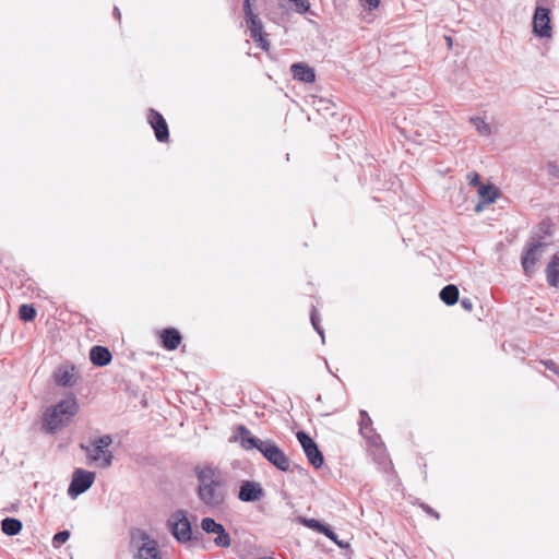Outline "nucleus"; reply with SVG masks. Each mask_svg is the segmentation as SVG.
Wrapping results in <instances>:
<instances>
[{"mask_svg":"<svg viewBox=\"0 0 559 559\" xmlns=\"http://www.w3.org/2000/svg\"><path fill=\"white\" fill-rule=\"evenodd\" d=\"M213 532L216 535L214 538V544L217 547L227 548L231 544L230 535L226 532L225 527L219 524L218 527Z\"/></svg>","mask_w":559,"mask_h":559,"instance_id":"21","label":"nucleus"},{"mask_svg":"<svg viewBox=\"0 0 559 559\" xmlns=\"http://www.w3.org/2000/svg\"><path fill=\"white\" fill-rule=\"evenodd\" d=\"M310 321H311L313 329L318 332V334L321 336L322 342L324 343V340H325L324 331H323L322 326L320 325V318L318 316L316 308H313L310 313Z\"/></svg>","mask_w":559,"mask_h":559,"instance_id":"25","label":"nucleus"},{"mask_svg":"<svg viewBox=\"0 0 559 559\" xmlns=\"http://www.w3.org/2000/svg\"><path fill=\"white\" fill-rule=\"evenodd\" d=\"M162 345L167 350H175L181 343V334L175 328H167L160 333Z\"/></svg>","mask_w":559,"mask_h":559,"instance_id":"15","label":"nucleus"},{"mask_svg":"<svg viewBox=\"0 0 559 559\" xmlns=\"http://www.w3.org/2000/svg\"><path fill=\"white\" fill-rule=\"evenodd\" d=\"M234 440L236 442H239L245 450L257 449L265 460H267L272 465H274L280 471H289V459L273 440H261L252 436L250 430L243 425H239L236 428Z\"/></svg>","mask_w":559,"mask_h":559,"instance_id":"2","label":"nucleus"},{"mask_svg":"<svg viewBox=\"0 0 559 559\" xmlns=\"http://www.w3.org/2000/svg\"><path fill=\"white\" fill-rule=\"evenodd\" d=\"M478 194L486 204H490L496 200L498 192L491 185H480Z\"/></svg>","mask_w":559,"mask_h":559,"instance_id":"22","label":"nucleus"},{"mask_svg":"<svg viewBox=\"0 0 559 559\" xmlns=\"http://www.w3.org/2000/svg\"><path fill=\"white\" fill-rule=\"evenodd\" d=\"M114 15L117 20L121 19L120 10L117 7L114 8Z\"/></svg>","mask_w":559,"mask_h":559,"instance_id":"38","label":"nucleus"},{"mask_svg":"<svg viewBox=\"0 0 559 559\" xmlns=\"http://www.w3.org/2000/svg\"><path fill=\"white\" fill-rule=\"evenodd\" d=\"M378 449H379V451H380V452H381V454H382V460H383V461H385V455H384V453H383L382 444H380V447H379Z\"/></svg>","mask_w":559,"mask_h":559,"instance_id":"40","label":"nucleus"},{"mask_svg":"<svg viewBox=\"0 0 559 559\" xmlns=\"http://www.w3.org/2000/svg\"><path fill=\"white\" fill-rule=\"evenodd\" d=\"M543 247L542 242L531 243L530 247L523 252L521 258L522 267L527 276H532L535 271V265L539 260L538 250Z\"/></svg>","mask_w":559,"mask_h":559,"instance_id":"12","label":"nucleus"},{"mask_svg":"<svg viewBox=\"0 0 559 559\" xmlns=\"http://www.w3.org/2000/svg\"><path fill=\"white\" fill-rule=\"evenodd\" d=\"M96 474L91 471L78 468L73 472L72 480L68 488V495L72 498L80 496L92 487Z\"/></svg>","mask_w":559,"mask_h":559,"instance_id":"8","label":"nucleus"},{"mask_svg":"<svg viewBox=\"0 0 559 559\" xmlns=\"http://www.w3.org/2000/svg\"><path fill=\"white\" fill-rule=\"evenodd\" d=\"M168 524L170 526L171 533L174 537L179 543H187L192 539H198V536L201 535L200 532L193 533L191 523L187 518V513L183 510H177L175 511L169 520Z\"/></svg>","mask_w":559,"mask_h":559,"instance_id":"7","label":"nucleus"},{"mask_svg":"<svg viewBox=\"0 0 559 559\" xmlns=\"http://www.w3.org/2000/svg\"><path fill=\"white\" fill-rule=\"evenodd\" d=\"M321 534H324L329 539L334 542L340 548H347L349 546L348 543L340 540L337 538V535L328 525L323 528Z\"/></svg>","mask_w":559,"mask_h":559,"instance_id":"26","label":"nucleus"},{"mask_svg":"<svg viewBox=\"0 0 559 559\" xmlns=\"http://www.w3.org/2000/svg\"><path fill=\"white\" fill-rule=\"evenodd\" d=\"M378 441H380V436H376V437H372L371 438V442L377 445L378 444Z\"/></svg>","mask_w":559,"mask_h":559,"instance_id":"39","label":"nucleus"},{"mask_svg":"<svg viewBox=\"0 0 559 559\" xmlns=\"http://www.w3.org/2000/svg\"><path fill=\"white\" fill-rule=\"evenodd\" d=\"M546 280L549 286L559 287V255L555 254L546 266Z\"/></svg>","mask_w":559,"mask_h":559,"instance_id":"18","label":"nucleus"},{"mask_svg":"<svg viewBox=\"0 0 559 559\" xmlns=\"http://www.w3.org/2000/svg\"><path fill=\"white\" fill-rule=\"evenodd\" d=\"M364 8L372 11L378 8L380 0H360Z\"/></svg>","mask_w":559,"mask_h":559,"instance_id":"33","label":"nucleus"},{"mask_svg":"<svg viewBox=\"0 0 559 559\" xmlns=\"http://www.w3.org/2000/svg\"><path fill=\"white\" fill-rule=\"evenodd\" d=\"M219 524L221 523H217L212 518H204L201 521V527L207 534H213V532H216L215 530L218 527Z\"/></svg>","mask_w":559,"mask_h":559,"instance_id":"27","label":"nucleus"},{"mask_svg":"<svg viewBox=\"0 0 559 559\" xmlns=\"http://www.w3.org/2000/svg\"><path fill=\"white\" fill-rule=\"evenodd\" d=\"M466 179L468 180L469 185L473 186V187H480L481 181H480V176L478 173L476 171H472V173H468L466 175Z\"/></svg>","mask_w":559,"mask_h":559,"instance_id":"32","label":"nucleus"},{"mask_svg":"<svg viewBox=\"0 0 559 559\" xmlns=\"http://www.w3.org/2000/svg\"><path fill=\"white\" fill-rule=\"evenodd\" d=\"M308 461L314 468H320L323 463V454L319 450L317 443L312 440V438L306 433L305 431H298L296 435Z\"/></svg>","mask_w":559,"mask_h":559,"instance_id":"9","label":"nucleus"},{"mask_svg":"<svg viewBox=\"0 0 559 559\" xmlns=\"http://www.w3.org/2000/svg\"><path fill=\"white\" fill-rule=\"evenodd\" d=\"M439 297L445 305L453 306L459 300V288L453 284L447 285L441 289Z\"/></svg>","mask_w":559,"mask_h":559,"instance_id":"19","label":"nucleus"},{"mask_svg":"<svg viewBox=\"0 0 559 559\" xmlns=\"http://www.w3.org/2000/svg\"><path fill=\"white\" fill-rule=\"evenodd\" d=\"M421 509L429 515L433 516L435 519L439 520L440 515L438 512H436L430 506L426 503H420Z\"/></svg>","mask_w":559,"mask_h":559,"instance_id":"35","label":"nucleus"},{"mask_svg":"<svg viewBox=\"0 0 559 559\" xmlns=\"http://www.w3.org/2000/svg\"><path fill=\"white\" fill-rule=\"evenodd\" d=\"M304 523L307 527L312 528L318 533H322L323 528L326 526L324 523H321L316 519H306Z\"/></svg>","mask_w":559,"mask_h":559,"instance_id":"31","label":"nucleus"},{"mask_svg":"<svg viewBox=\"0 0 559 559\" xmlns=\"http://www.w3.org/2000/svg\"><path fill=\"white\" fill-rule=\"evenodd\" d=\"M469 120L480 135H490L491 128L484 119L479 117H472Z\"/></svg>","mask_w":559,"mask_h":559,"instance_id":"23","label":"nucleus"},{"mask_svg":"<svg viewBox=\"0 0 559 559\" xmlns=\"http://www.w3.org/2000/svg\"><path fill=\"white\" fill-rule=\"evenodd\" d=\"M112 443L110 435L93 439L88 445H81L91 464L99 468H108L112 464L114 454L108 448Z\"/></svg>","mask_w":559,"mask_h":559,"instance_id":"4","label":"nucleus"},{"mask_svg":"<svg viewBox=\"0 0 559 559\" xmlns=\"http://www.w3.org/2000/svg\"><path fill=\"white\" fill-rule=\"evenodd\" d=\"M22 526V522L15 518H5L1 521V530L8 536L17 535Z\"/></svg>","mask_w":559,"mask_h":559,"instance_id":"20","label":"nucleus"},{"mask_svg":"<svg viewBox=\"0 0 559 559\" xmlns=\"http://www.w3.org/2000/svg\"><path fill=\"white\" fill-rule=\"evenodd\" d=\"M487 205L484 201L479 202L476 206H475V211L476 212H480L484 206Z\"/></svg>","mask_w":559,"mask_h":559,"instance_id":"37","label":"nucleus"},{"mask_svg":"<svg viewBox=\"0 0 559 559\" xmlns=\"http://www.w3.org/2000/svg\"><path fill=\"white\" fill-rule=\"evenodd\" d=\"M360 416H361V420H360V433L365 437H367V432L369 429V426L371 425V418L369 417L368 413L366 411H360Z\"/></svg>","mask_w":559,"mask_h":559,"instance_id":"29","label":"nucleus"},{"mask_svg":"<svg viewBox=\"0 0 559 559\" xmlns=\"http://www.w3.org/2000/svg\"><path fill=\"white\" fill-rule=\"evenodd\" d=\"M293 79L304 83H313L316 81L314 69L304 62L293 63L290 66Z\"/></svg>","mask_w":559,"mask_h":559,"instance_id":"14","label":"nucleus"},{"mask_svg":"<svg viewBox=\"0 0 559 559\" xmlns=\"http://www.w3.org/2000/svg\"><path fill=\"white\" fill-rule=\"evenodd\" d=\"M197 495L209 510H219L227 497V485L222 473L212 466L197 467Z\"/></svg>","mask_w":559,"mask_h":559,"instance_id":"1","label":"nucleus"},{"mask_svg":"<svg viewBox=\"0 0 559 559\" xmlns=\"http://www.w3.org/2000/svg\"><path fill=\"white\" fill-rule=\"evenodd\" d=\"M294 4V9L297 13L304 14L310 11L309 0H288Z\"/></svg>","mask_w":559,"mask_h":559,"instance_id":"28","label":"nucleus"},{"mask_svg":"<svg viewBox=\"0 0 559 559\" xmlns=\"http://www.w3.org/2000/svg\"><path fill=\"white\" fill-rule=\"evenodd\" d=\"M245 23L251 39L264 51L270 49V41L266 39L264 26L259 16L253 12L251 0L243 1Z\"/></svg>","mask_w":559,"mask_h":559,"instance_id":"6","label":"nucleus"},{"mask_svg":"<svg viewBox=\"0 0 559 559\" xmlns=\"http://www.w3.org/2000/svg\"><path fill=\"white\" fill-rule=\"evenodd\" d=\"M264 496V491L260 484L246 480L239 488L238 498L243 502H253L260 500Z\"/></svg>","mask_w":559,"mask_h":559,"instance_id":"13","label":"nucleus"},{"mask_svg":"<svg viewBox=\"0 0 559 559\" xmlns=\"http://www.w3.org/2000/svg\"><path fill=\"white\" fill-rule=\"evenodd\" d=\"M533 32L539 37H550V11L544 7H536L533 15Z\"/></svg>","mask_w":559,"mask_h":559,"instance_id":"10","label":"nucleus"},{"mask_svg":"<svg viewBox=\"0 0 559 559\" xmlns=\"http://www.w3.org/2000/svg\"><path fill=\"white\" fill-rule=\"evenodd\" d=\"M111 353L105 346L95 345L90 350V359L95 366H107L111 361Z\"/></svg>","mask_w":559,"mask_h":559,"instance_id":"16","label":"nucleus"},{"mask_svg":"<svg viewBox=\"0 0 559 559\" xmlns=\"http://www.w3.org/2000/svg\"><path fill=\"white\" fill-rule=\"evenodd\" d=\"M70 537L69 531H60L52 537V546L55 548L60 547L63 545Z\"/></svg>","mask_w":559,"mask_h":559,"instance_id":"30","label":"nucleus"},{"mask_svg":"<svg viewBox=\"0 0 559 559\" xmlns=\"http://www.w3.org/2000/svg\"><path fill=\"white\" fill-rule=\"evenodd\" d=\"M78 412V400L71 394L69 397L61 400L46 409L43 417V427L46 431L55 433L62 427L69 425Z\"/></svg>","mask_w":559,"mask_h":559,"instance_id":"3","label":"nucleus"},{"mask_svg":"<svg viewBox=\"0 0 559 559\" xmlns=\"http://www.w3.org/2000/svg\"><path fill=\"white\" fill-rule=\"evenodd\" d=\"M130 546L134 549V559H163L157 540L143 530L131 532Z\"/></svg>","mask_w":559,"mask_h":559,"instance_id":"5","label":"nucleus"},{"mask_svg":"<svg viewBox=\"0 0 559 559\" xmlns=\"http://www.w3.org/2000/svg\"><path fill=\"white\" fill-rule=\"evenodd\" d=\"M19 316L24 321H32L36 317V309L32 305L24 304L19 309Z\"/></svg>","mask_w":559,"mask_h":559,"instance_id":"24","label":"nucleus"},{"mask_svg":"<svg viewBox=\"0 0 559 559\" xmlns=\"http://www.w3.org/2000/svg\"><path fill=\"white\" fill-rule=\"evenodd\" d=\"M452 40L450 37H447V44H450L451 45Z\"/></svg>","mask_w":559,"mask_h":559,"instance_id":"41","label":"nucleus"},{"mask_svg":"<svg viewBox=\"0 0 559 559\" xmlns=\"http://www.w3.org/2000/svg\"><path fill=\"white\" fill-rule=\"evenodd\" d=\"M147 122L154 130L156 140L158 142H166L169 139V130L164 117L155 109L147 111Z\"/></svg>","mask_w":559,"mask_h":559,"instance_id":"11","label":"nucleus"},{"mask_svg":"<svg viewBox=\"0 0 559 559\" xmlns=\"http://www.w3.org/2000/svg\"><path fill=\"white\" fill-rule=\"evenodd\" d=\"M55 382L59 386L68 388L74 384V368L73 367H59L53 373Z\"/></svg>","mask_w":559,"mask_h":559,"instance_id":"17","label":"nucleus"},{"mask_svg":"<svg viewBox=\"0 0 559 559\" xmlns=\"http://www.w3.org/2000/svg\"><path fill=\"white\" fill-rule=\"evenodd\" d=\"M461 306L462 308H464L466 311H472L473 309V301L469 299V298H463L461 300Z\"/></svg>","mask_w":559,"mask_h":559,"instance_id":"36","label":"nucleus"},{"mask_svg":"<svg viewBox=\"0 0 559 559\" xmlns=\"http://www.w3.org/2000/svg\"><path fill=\"white\" fill-rule=\"evenodd\" d=\"M544 364V366L552 371L554 373L556 374H559V365H557L555 361L552 360H546V361H542Z\"/></svg>","mask_w":559,"mask_h":559,"instance_id":"34","label":"nucleus"}]
</instances>
